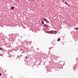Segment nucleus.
<instances>
[{"label": "nucleus", "mask_w": 78, "mask_h": 78, "mask_svg": "<svg viewBox=\"0 0 78 78\" xmlns=\"http://www.w3.org/2000/svg\"><path fill=\"white\" fill-rule=\"evenodd\" d=\"M44 20H45V21L46 22H47V20L46 19H45L44 18L41 20V22H44Z\"/></svg>", "instance_id": "nucleus-1"}, {"label": "nucleus", "mask_w": 78, "mask_h": 78, "mask_svg": "<svg viewBox=\"0 0 78 78\" xmlns=\"http://www.w3.org/2000/svg\"><path fill=\"white\" fill-rule=\"evenodd\" d=\"M44 26L45 27H46V28H47L48 27V25L46 24H44Z\"/></svg>", "instance_id": "nucleus-2"}, {"label": "nucleus", "mask_w": 78, "mask_h": 78, "mask_svg": "<svg viewBox=\"0 0 78 78\" xmlns=\"http://www.w3.org/2000/svg\"><path fill=\"white\" fill-rule=\"evenodd\" d=\"M11 9H14V7H11Z\"/></svg>", "instance_id": "nucleus-3"}, {"label": "nucleus", "mask_w": 78, "mask_h": 78, "mask_svg": "<svg viewBox=\"0 0 78 78\" xmlns=\"http://www.w3.org/2000/svg\"><path fill=\"white\" fill-rule=\"evenodd\" d=\"M41 23H42V24H44V21H42Z\"/></svg>", "instance_id": "nucleus-4"}, {"label": "nucleus", "mask_w": 78, "mask_h": 78, "mask_svg": "<svg viewBox=\"0 0 78 78\" xmlns=\"http://www.w3.org/2000/svg\"><path fill=\"white\" fill-rule=\"evenodd\" d=\"M60 38L58 39L57 40V41H60Z\"/></svg>", "instance_id": "nucleus-5"}, {"label": "nucleus", "mask_w": 78, "mask_h": 78, "mask_svg": "<svg viewBox=\"0 0 78 78\" xmlns=\"http://www.w3.org/2000/svg\"><path fill=\"white\" fill-rule=\"evenodd\" d=\"M74 29L75 30H78V28H75Z\"/></svg>", "instance_id": "nucleus-6"}, {"label": "nucleus", "mask_w": 78, "mask_h": 78, "mask_svg": "<svg viewBox=\"0 0 78 78\" xmlns=\"http://www.w3.org/2000/svg\"><path fill=\"white\" fill-rule=\"evenodd\" d=\"M0 50H3V48H0Z\"/></svg>", "instance_id": "nucleus-7"}, {"label": "nucleus", "mask_w": 78, "mask_h": 78, "mask_svg": "<svg viewBox=\"0 0 78 78\" xmlns=\"http://www.w3.org/2000/svg\"><path fill=\"white\" fill-rule=\"evenodd\" d=\"M65 4H66V5H67V2H65Z\"/></svg>", "instance_id": "nucleus-8"}, {"label": "nucleus", "mask_w": 78, "mask_h": 78, "mask_svg": "<svg viewBox=\"0 0 78 78\" xmlns=\"http://www.w3.org/2000/svg\"><path fill=\"white\" fill-rule=\"evenodd\" d=\"M26 58L27 59V56H26Z\"/></svg>", "instance_id": "nucleus-9"}, {"label": "nucleus", "mask_w": 78, "mask_h": 78, "mask_svg": "<svg viewBox=\"0 0 78 78\" xmlns=\"http://www.w3.org/2000/svg\"><path fill=\"white\" fill-rule=\"evenodd\" d=\"M55 33H57V32H56V31H55Z\"/></svg>", "instance_id": "nucleus-10"}, {"label": "nucleus", "mask_w": 78, "mask_h": 78, "mask_svg": "<svg viewBox=\"0 0 78 78\" xmlns=\"http://www.w3.org/2000/svg\"><path fill=\"white\" fill-rule=\"evenodd\" d=\"M2 76V74L1 73H0V76Z\"/></svg>", "instance_id": "nucleus-11"}]
</instances>
